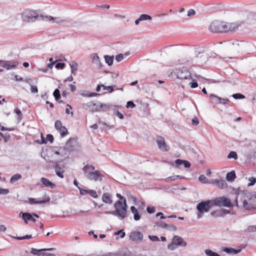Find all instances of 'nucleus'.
Here are the masks:
<instances>
[{
    "instance_id": "obj_21",
    "label": "nucleus",
    "mask_w": 256,
    "mask_h": 256,
    "mask_svg": "<svg viewBox=\"0 0 256 256\" xmlns=\"http://www.w3.org/2000/svg\"><path fill=\"white\" fill-rule=\"evenodd\" d=\"M92 62L93 64H95L98 68H101L102 67V64L100 62V58L96 54H94L92 55Z\"/></svg>"
},
{
    "instance_id": "obj_29",
    "label": "nucleus",
    "mask_w": 256,
    "mask_h": 256,
    "mask_svg": "<svg viewBox=\"0 0 256 256\" xmlns=\"http://www.w3.org/2000/svg\"><path fill=\"white\" fill-rule=\"evenodd\" d=\"M70 66L71 68V72L74 74L78 71V64L74 61H72L70 63Z\"/></svg>"
},
{
    "instance_id": "obj_18",
    "label": "nucleus",
    "mask_w": 256,
    "mask_h": 256,
    "mask_svg": "<svg viewBox=\"0 0 256 256\" xmlns=\"http://www.w3.org/2000/svg\"><path fill=\"white\" fill-rule=\"evenodd\" d=\"M102 200L104 203L109 204H112L113 202L112 195L108 192L103 194Z\"/></svg>"
},
{
    "instance_id": "obj_19",
    "label": "nucleus",
    "mask_w": 256,
    "mask_h": 256,
    "mask_svg": "<svg viewBox=\"0 0 256 256\" xmlns=\"http://www.w3.org/2000/svg\"><path fill=\"white\" fill-rule=\"evenodd\" d=\"M130 237V239L133 241L142 240L143 238V234L140 232H131Z\"/></svg>"
},
{
    "instance_id": "obj_3",
    "label": "nucleus",
    "mask_w": 256,
    "mask_h": 256,
    "mask_svg": "<svg viewBox=\"0 0 256 256\" xmlns=\"http://www.w3.org/2000/svg\"><path fill=\"white\" fill-rule=\"evenodd\" d=\"M44 14H39L36 11L26 10L22 14V18L24 22H32L36 20H43Z\"/></svg>"
},
{
    "instance_id": "obj_56",
    "label": "nucleus",
    "mask_w": 256,
    "mask_h": 256,
    "mask_svg": "<svg viewBox=\"0 0 256 256\" xmlns=\"http://www.w3.org/2000/svg\"><path fill=\"white\" fill-rule=\"evenodd\" d=\"M190 84V88H194L198 86V84L197 82L194 80H192V82Z\"/></svg>"
},
{
    "instance_id": "obj_28",
    "label": "nucleus",
    "mask_w": 256,
    "mask_h": 256,
    "mask_svg": "<svg viewBox=\"0 0 256 256\" xmlns=\"http://www.w3.org/2000/svg\"><path fill=\"white\" fill-rule=\"evenodd\" d=\"M22 178V176L21 174H16L13 175L10 179V184H13L18 180H20Z\"/></svg>"
},
{
    "instance_id": "obj_38",
    "label": "nucleus",
    "mask_w": 256,
    "mask_h": 256,
    "mask_svg": "<svg viewBox=\"0 0 256 256\" xmlns=\"http://www.w3.org/2000/svg\"><path fill=\"white\" fill-rule=\"evenodd\" d=\"M198 180L199 181L204 184H207L208 182V178L204 175L200 176L198 177Z\"/></svg>"
},
{
    "instance_id": "obj_59",
    "label": "nucleus",
    "mask_w": 256,
    "mask_h": 256,
    "mask_svg": "<svg viewBox=\"0 0 256 256\" xmlns=\"http://www.w3.org/2000/svg\"><path fill=\"white\" fill-rule=\"evenodd\" d=\"M117 198H118V200L117 201H120V202H124V200H126L120 194H116Z\"/></svg>"
},
{
    "instance_id": "obj_41",
    "label": "nucleus",
    "mask_w": 256,
    "mask_h": 256,
    "mask_svg": "<svg viewBox=\"0 0 256 256\" xmlns=\"http://www.w3.org/2000/svg\"><path fill=\"white\" fill-rule=\"evenodd\" d=\"M232 96L234 98V99H236V100H238V99H242V98H245V96H244L243 94H233Z\"/></svg>"
},
{
    "instance_id": "obj_2",
    "label": "nucleus",
    "mask_w": 256,
    "mask_h": 256,
    "mask_svg": "<svg viewBox=\"0 0 256 256\" xmlns=\"http://www.w3.org/2000/svg\"><path fill=\"white\" fill-rule=\"evenodd\" d=\"M85 176L90 180L98 181L102 180L104 175L100 171L96 170L95 167L92 165H86L83 168Z\"/></svg>"
},
{
    "instance_id": "obj_34",
    "label": "nucleus",
    "mask_w": 256,
    "mask_h": 256,
    "mask_svg": "<svg viewBox=\"0 0 256 256\" xmlns=\"http://www.w3.org/2000/svg\"><path fill=\"white\" fill-rule=\"evenodd\" d=\"M100 108L102 112H106L110 109V106L108 104L100 103Z\"/></svg>"
},
{
    "instance_id": "obj_7",
    "label": "nucleus",
    "mask_w": 256,
    "mask_h": 256,
    "mask_svg": "<svg viewBox=\"0 0 256 256\" xmlns=\"http://www.w3.org/2000/svg\"><path fill=\"white\" fill-rule=\"evenodd\" d=\"M243 24L244 22L240 20L231 22H223L224 32L227 33L235 32L240 27H241Z\"/></svg>"
},
{
    "instance_id": "obj_17",
    "label": "nucleus",
    "mask_w": 256,
    "mask_h": 256,
    "mask_svg": "<svg viewBox=\"0 0 256 256\" xmlns=\"http://www.w3.org/2000/svg\"><path fill=\"white\" fill-rule=\"evenodd\" d=\"M22 218L26 224H28V220H32L33 222H36V220L33 218L32 214L29 212H21Z\"/></svg>"
},
{
    "instance_id": "obj_15",
    "label": "nucleus",
    "mask_w": 256,
    "mask_h": 256,
    "mask_svg": "<svg viewBox=\"0 0 256 256\" xmlns=\"http://www.w3.org/2000/svg\"><path fill=\"white\" fill-rule=\"evenodd\" d=\"M172 241L177 246H187L186 242L184 241L182 238L178 236H174L173 237Z\"/></svg>"
},
{
    "instance_id": "obj_63",
    "label": "nucleus",
    "mask_w": 256,
    "mask_h": 256,
    "mask_svg": "<svg viewBox=\"0 0 256 256\" xmlns=\"http://www.w3.org/2000/svg\"><path fill=\"white\" fill-rule=\"evenodd\" d=\"M146 210H147L148 213H149V214H152L155 211V208L154 207L148 206L146 208Z\"/></svg>"
},
{
    "instance_id": "obj_55",
    "label": "nucleus",
    "mask_w": 256,
    "mask_h": 256,
    "mask_svg": "<svg viewBox=\"0 0 256 256\" xmlns=\"http://www.w3.org/2000/svg\"><path fill=\"white\" fill-rule=\"evenodd\" d=\"M123 59H124V56L122 54H118L116 57V60L118 62H120L122 61Z\"/></svg>"
},
{
    "instance_id": "obj_16",
    "label": "nucleus",
    "mask_w": 256,
    "mask_h": 256,
    "mask_svg": "<svg viewBox=\"0 0 256 256\" xmlns=\"http://www.w3.org/2000/svg\"><path fill=\"white\" fill-rule=\"evenodd\" d=\"M54 248H42L41 250H37L34 248H32L31 250V253L34 255H37L38 256H45L46 253L42 252V251H52L54 250Z\"/></svg>"
},
{
    "instance_id": "obj_39",
    "label": "nucleus",
    "mask_w": 256,
    "mask_h": 256,
    "mask_svg": "<svg viewBox=\"0 0 256 256\" xmlns=\"http://www.w3.org/2000/svg\"><path fill=\"white\" fill-rule=\"evenodd\" d=\"M166 224L164 222L162 221H158L156 222V226L158 227L161 228H162L165 229L166 226Z\"/></svg>"
},
{
    "instance_id": "obj_14",
    "label": "nucleus",
    "mask_w": 256,
    "mask_h": 256,
    "mask_svg": "<svg viewBox=\"0 0 256 256\" xmlns=\"http://www.w3.org/2000/svg\"><path fill=\"white\" fill-rule=\"evenodd\" d=\"M156 142L158 148L162 151L166 152L168 150V147L165 142L164 138L158 136L156 138Z\"/></svg>"
},
{
    "instance_id": "obj_60",
    "label": "nucleus",
    "mask_w": 256,
    "mask_h": 256,
    "mask_svg": "<svg viewBox=\"0 0 256 256\" xmlns=\"http://www.w3.org/2000/svg\"><path fill=\"white\" fill-rule=\"evenodd\" d=\"M176 246L172 241V242L168 246V248L170 250H174L176 248Z\"/></svg>"
},
{
    "instance_id": "obj_49",
    "label": "nucleus",
    "mask_w": 256,
    "mask_h": 256,
    "mask_svg": "<svg viewBox=\"0 0 256 256\" xmlns=\"http://www.w3.org/2000/svg\"><path fill=\"white\" fill-rule=\"evenodd\" d=\"M102 109H100V102L98 103V104H96V106H95L94 107H93V110H92V112H102Z\"/></svg>"
},
{
    "instance_id": "obj_42",
    "label": "nucleus",
    "mask_w": 256,
    "mask_h": 256,
    "mask_svg": "<svg viewBox=\"0 0 256 256\" xmlns=\"http://www.w3.org/2000/svg\"><path fill=\"white\" fill-rule=\"evenodd\" d=\"M78 189L80 190V193L82 196H84L88 194V190L83 189L80 187H78Z\"/></svg>"
},
{
    "instance_id": "obj_58",
    "label": "nucleus",
    "mask_w": 256,
    "mask_h": 256,
    "mask_svg": "<svg viewBox=\"0 0 256 256\" xmlns=\"http://www.w3.org/2000/svg\"><path fill=\"white\" fill-rule=\"evenodd\" d=\"M103 89L104 90H110V92H112L114 90L112 86H105L104 85Z\"/></svg>"
},
{
    "instance_id": "obj_43",
    "label": "nucleus",
    "mask_w": 256,
    "mask_h": 256,
    "mask_svg": "<svg viewBox=\"0 0 256 256\" xmlns=\"http://www.w3.org/2000/svg\"><path fill=\"white\" fill-rule=\"evenodd\" d=\"M210 99L212 100L215 103H216V104L218 103V98H220V97H218L214 94H211L210 96Z\"/></svg>"
},
{
    "instance_id": "obj_45",
    "label": "nucleus",
    "mask_w": 256,
    "mask_h": 256,
    "mask_svg": "<svg viewBox=\"0 0 256 256\" xmlns=\"http://www.w3.org/2000/svg\"><path fill=\"white\" fill-rule=\"evenodd\" d=\"M250 182L248 184V186H252L256 183V178L250 177L248 179Z\"/></svg>"
},
{
    "instance_id": "obj_30",
    "label": "nucleus",
    "mask_w": 256,
    "mask_h": 256,
    "mask_svg": "<svg viewBox=\"0 0 256 256\" xmlns=\"http://www.w3.org/2000/svg\"><path fill=\"white\" fill-rule=\"evenodd\" d=\"M104 59L108 65L111 66L113 64L114 61V56H104Z\"/></svg>"
},
{
    "instance_id": "obj_47",
    "label": "nucleus",
    "mask_w": 256,
    "mask_h": 256,
    "mask_svg": "<svg viewBox=\"0 0 256 256\" xmlns=\"http://www.w3.org/2000/svg\"><path fill=\"white\" fill-rule=\"evenodd\" d=\"M14 112L18 114V119L20 120H21L22 118V114L20 110L18 108H16L14 110Z\"/></svg>"
},
{
    "instance_id": "obj_62",
    "label": "nucleus",
    "mask_w": 256,
    "mask_h": 256,
    "mask_svg": "<svg viewBox=\"0 0 256 256\" xmlns=\"http://www.w3.org/2000/svg\"><path fill=\"white\" fill-rule=\"evenodd\" d=\"M192 124L194 126H197L199 124V120L196 117L194 118L192 120Z\"/></svg>"
},
{
    "instance_id": "obj_31",
    "label": "nucleus",
    "mask_w": 256,
    "mask_h": 256,
    "mask_svg": "<svg viewBox=\"0 0 256 256\" xmlns=\"http://www.w3.org/2000/svg\"><path fill=\"white\" fill-rule=\"evenodd\" d=\"M223 211L222 210H217L212 211L210 212L211 216L214 217H220L223 215Z\"/></svg>"
},
{
    "instance_id": "obj_51",
    "label": "nucleus",
    "mask_w": 256,
    "mask_h": 256,
    "mask_svg": "<svg viewBox=\"0 0 256 256\" xmlns=\"http://www.w3.org/2000/svg\"><path fill=\"white\" fill-rule=\"evenodd\" d=\"M64 64L63 62H58L56 64V68L58 69H63L64 67Z\"/></svg>"
},
{
    "instance_id": "obj_5",
    "label": "nucleus",
    "mask_w": 256,
    "mask_h": 256,
    "mask_svg": "<svg viewBox=\"0 0 256 256\" xmlns=\"http://www.w3.org/2000/svg\"><path fill=\"white\" fill-rule=\"evenodd\" d=\"M213 206L214 204L212 200H207L198 203L196 206L198 218H201L202 216V214L204 212H208Z\"/></svg>"
},
{
    "instance_id": "obj_57",
    "label": "nucleus",
    "mask_w": 256,
    "mask_h": 256,
    "mask_svg": "<svg viewBox=\"0 0 256 256\" xmlns=\"http://www.w3.org/2000/svg\"><path fill=\"white\" fill-rule=\"evenodd\" d=\"M9 193L8 189H4L0 188V194H7Z\"/></svg>"
},
{
    "instance_id": "obj_44",
    "label": "nucleus",
    "mask_w": 256,
    "mask_h": 256,
    "mask_svg": "<svg viewBox=\"0 0 256 256\" xmlns=\"http://www.w3.org/2000/svg\"><path fill=\"white\" fill-rule=\"evenodd\" d=\"M114 234H115V235H117V236L120 234L121 238H124L126 235L125 232L124 231V230H119L117 231Z\"/></svg>"
},
{
    "instance_id": "obj_27",
    "label": "nucleus",
    "mask_w": 256,
    "mask_h": 256,
    "mask_svg": "<svg viewBox=\"0 0 256 256\" xmlns=\"http://www.w3.org/2000/svg\"><path fill=\"white\" fill-rule=\"evenodd\" d=\"M236 178L234 171L228 172L226 175V179L228 182H233Z\"/></svg>"
},
{
    "instance_id": "obj_6",
    "label": "nucleus",
    "mask_w": 256,
    "mask_h": 256,
    "mask_svg": "<svg viewBox=\"0 0 256 256\" xmlns=\"http://www.w3.org/2000/svg\"><path fill=\"white\" fill-rule=\"evenodd\" d=\"M172 76L180 80H192V76L190 72L186 68L176 69L172 72Z\"/></svg>"
},
{
    "instance_id": "obj_12",
    "label": "nucleus",
    "mask_w": 256,
    "mask_h": 256,
    "mask_svg": "<svg viewBox=\"0 0 256 256\" xmlns=\"http://www.w3.org/2000/svg\"><path fill=\"white\" fill-rule=\"evenodd\" d=\"M54 127L56 129L60 132L62 137L65 136L68 134L67 128L63 126L62 122L60 120H56L54 123Z\"/></svg>"
},
{
    "instance_id": "obj_20",
    "label": "nucleus",
    "mask_w": 256,
    "mask_h": 256,
    "mask_svg": "<svg viewBox=\"0 0 256 256\" xmlns=\"http://www.w3.org/2000/svg\"><path fill=\"white\" fill-rule=\"evenodd\" d=\"M212 183L216 184L220 188L223 189L227 187V183L222 179H216L212 180Z\"/></svg>"
},
{
    "instance_id": "obj_36",
    "label": "nucleus",
    "mask_w": 256,
    "mask_h": 256,
    "mask_svg": "<svg viewBox=\"0 0 256 256\" xmlns=\"http://www.w3.org/2000/svg\"><path fill=\"white\" fill-rule=\"evenodd\" d=\"M228 158H234V160L238 159V155L235 152L231 151L228 156Z\"/></svg>"
},
{
    "instance_id": "obj_40",
    "label": "nucleus",
    "mask_w": 256,
    "mask_h": 256,
    "mask_svg": "<svg viewBox=\"0 0 256 256\" xmlns=\"http://www.w3.org/2000/svg\"><path fill=\"white\" fill-rule=\"evenodd\" d=\"M165 229L167 230H170V231H176L177 230L176 227V226H174V225L168 224H166V228Z\"/></svg>"
},
{
    "instance_id": "obj_52",
    "label": "nucleus",
    "mask_w": 256,
    "mask_h": 256,
    "mask_svg": "<svg viewBox=\"0 0 256 256\" xmlns=\"http://www.w3.org/2000/svg\"><path fill=\"white\" fill-rule=\"evenodd\" d=\"M148 238L153 242H158L159 241V238L156 236H148Z\"/></svg>"
},
{
    "instance_id": "obj_26",
    "label": "nucleus",
    "mask_w": 256,
    "mask_h": 256,
    "mask_svg": "<svg viewBox=\"0 0 256 256\" xmlns=\"http://www.w3.org/2000/svg\"><path fill=\"white\" fill-rule=\"evenodd\" d=\"M130 210L132 213L134 214V218L135 220H138L140 218V215L139 214L138 210L134 206L130 207Z\"/></svg>"
},
{
    "instance_id": "obj_24",
    "label": "nucleus",
    "mask_w": 256,
    "mask_h": 256,
    "mask_svg": "<svg viewBox=\"0 0 256 256\" xmlns=\"http://www.w3.org/2000/svg\"><path fill=\"white\" fill-rule=\"evenodd\" d=\"M50 200V198L48 196H46L44 200L36 201L34 198H30L29 199V202L33 204H43L48 202Z\"/></svg>"
},
{
    "instance_id": "obj_48",
    "label": "nucleus",
    "mask_w": 256,
    "mask_h": 256,
    "mask_svg": "<svg viewBox=\"0 0 256 256\" xmlns=\"http://www.w3.org/2000/svg\"><path fill=\"white\" fill-rule=\"evenodd\" d=\"M72 108V106L70 104H68L66 105V114H70L72 116H73L74 115L73 112L70 111V109L71 110Z\"/></svg>"
},
{
    "instance_id": "obj_23",
    "label": "nucleus",
    "mask_w": 256,
    "mask_h": 256,
    "mask_svg": "<svg viewBox=\"0 0 256 256\" xmlns=\"http://www.w3.org/2000/svg\"><path fill=\"white\" fill-rule=\"evenodd\" d=\"M222 250L227 254L234 255L240 252L242 250V248H238L237 249H234L230 248H224Z\"/></svg>"
},
{
    "instance_id": "obj_50",
    "label": "nucleus",
    "mask_w": 256,
    "mask_h": 256,
    "mask_svg": "<svg viewBox=\"0 0 256 256\" xmlns=\"http://www.w3.org/2000/svg\"><path fill=\"white\" fill-rule=\"evenodd\" d=\"M31 238H32V235H26L24 236H18L16 238V239H18V240H26V239H30Z\"/></svg>"
},
{
    "instance_id": "obj_33",
    "label": "nucleus",
    "mask_w": 256,
    "mask_h": 256,
    "mask_svg": "<svg viewBox=\"0 0 256 256\" xmlns=\"http://www.w3.org/2000/svg\"><path fill=\"white\" fill-rule=\"evenodd\" d=\"M141 21H144L146 20H152V18L150 16L147 14H142L139 17Z\"/></svg>"
},
{
    "instance_id": "obj_35",
    "label": "nucleus",
    "mask_w": 256,
    "mask_h": 256,
    "mask_svg": "<svg viewBox=\"0 0 256 256\" xmlns=\"http://www.w3.org/2000/svg\"><path fill=\"white\" fill-rule=\"evenodd\" d=\"M53 95L56 100H58L60 98V94L59 90L56 88L54 92Z\"/></svg>"
},
{
    "instance_id": "obj_9",
    "label": "nucleus",
    "mask_w": 256,
    "mask_h": 256,
    "mask_svg": "<svg viewBox=\"0 0 256 256\" xmlns=\"http://www.w3.org/2000/svg\"><path fill=\"white\" fill-rule=\"evenodd\" d=\"M209 30L212 32H224L223 22L214 21L210 25Z\"/></svg>"
},
{
    "instance_id": "obj_22",
    "label": "nucleus",
    "mask_w": 256,
    "mask_h": 256,
    "mask_svg": "<svg viewBox=\"0 0 256 256\" xmlns=\"http://www.w3.org/2000/svg\"><path fill=\"white\" fill-rule=\"evenodd\" d=\"M96 106V104L93 102H90L87 103H84L82 104L81 107L82 109L85 110H90L92 112L93 107Z\"/></svg>"
},
{
    "instance_id": "obj_8",
    "label": "nucleus",
    "mask_w": 256,
    "mask_h": 256,
    "mask_svg": "<svg viewBox=\"0 0 256 256\" xmlns=\"http://www.w3.org/2000/svg\"><path fill=\"white\" fill-rule=\"evenodd\" d=\"M212 200L213 204L218 206H225L232 208L233 205L231 203L230 200L226 197H218Z\"/></svg>"
},
{
    "instance_id": "obj_25",
    "label": "nucleus",
    "mask_w": 256,
    "mask_h": 256,
    "mask_svg": "<svg viewBox=\"0 0 256 256\" xmlns=\"http://www.w3.org/2000/svg\"><path fill=\"white\" fill-rule=\"evenodd\" d=\"M41 182L44 186L46 187L50 188H55L56 185L52 182H51L49 180L45 178H42L41 179Z\"/></svg>"
},
{
    "instance_id": "obj_10",
    "label": "nucleus",
    "mask_w": 256,
    "mask_h": 256,
    "mask_svg": "<svg viewBox=\"0 0 256 256\" xmlns=\"http://www.w3.org/2000/svg\"><path fill=\"white\" fill-rule=\"evenodd\" d=\"M44 21L50 22L52 23L57 24H62L66 22L67 19L61 16L52 17L50 16L44 15Z\"/></svg>"
},
{
    "instance_id": "obj_37",
    "label": "nucleus",
    "mask_w": 256,
    "mask_h": 256,
    "mask_svg": "<svg viewBox=\"0 0 256 256\" xmlns=\"http://www.w3.org/2000/svg\"><path fill=\"white\" fill-rule=\"evenodd\" d=\"M88 194H90L92 198H98L97 192L94 190H88Z\"/></svg>"
},
{
    "instance_id": "obj_11",
    "label": "nucleus",
    "mask_w": 256,
    "mask_h": 256,
    "mask_svg": "<svg viewBox=\"0 0 256 256\" xmlns=\"http://www.w3.org/2000/svg\"><path fill=\"white\" fill-rule=\"evenodd\" d=\"M44 159L47 162H52L54 164V168L55 169L56 174L60 178H64V170L59 166V163L60 162L57 160H52L49 158L46 159L44 158Z\"/></svg>"
},
{
    "instance_id": "obj_13",
    "label": "nucleus",
    "mask_w": 256,
    "mask_h": 256,
    "mask_svg": "<svg viewBox=\"0 0 256 256\" xmlns=\"http://www.w3.org/2000/svg\"><path fill=\"white\" fill-rule=\"evenodd\" d=\"M0 64L2 67L5 68L7 70L14 69L18 65V62L16 61L10 62L0 60Z\"/></svg>"
},
{
    "instance_id": "obj_1",
    "label": "nucleus",
    "mask_w": 256,
    "mask_h": 256,
    "mask_svg": "<svg viewBox=\"0 0 256 256\" xmlns=\"http://www.w3.org/2000/svg\"><path fill=\"white\" fill-rule=\"evenodd\" d=\"M256 194L245 193L238 194L235 200L236 206L238 207V198L242 202V208L246 210L256 209Z\"/></svg>"
},
{
    "instance_id": "obj_54",
    "label": "nucleus",
    "mask_w": 256,
    "mask_h": 256,
    "mask_svg": "<svg viewBox=\"0 0 256 256\" xmlns=\"http://www.w3.org/2000/svg\"><path fill=\"white\" fill-rule=\"evenodd\" d=\"M218 104H226L227 102L228 101V98H223L220 97V98H218Z\"/></svg>"
},
{
    "instance_id": "obj_4",
    "label": "nucleus",
    "mask_w": 256,
    "mask_h": 256,
    "mask_svg": "<svg viewBox=\"0 0 256 256\" xmlns=\"http://www.w3.org/2000/svg\"><path fill=\"white\" fill-rule=\"evenodd\" d=\"M114 206L115 208L114 216H118L120 220L124 219L126 216L128 208L126 200H124L123 202L116 201Z\"/></svg>"
},
{
    "instance_id": "obj_53",
    "label": "nucleus",
    "mask_w": 256,
    "mask_h": 256,
    "mask_svg": "<svg viewBox=\"0 0 256 256\" xmlns=\"http://www.w3.org/2000/svg\"><path fill=\"white\" fill-rule=\"evenodd\" d=\"M46 140L50 142V143H52L54 141V136L52 134H48L46 135Z\"/></svg>"
},
{
    "instance_id": "obj_61",
    "label": "nucleus",
    "mask_w": 256,
    "mask_h": 256,
    "mask_svg": "<svg viewBox=\"0 0 256 256\" xmlns=\"http://www.w3.org/2000/svg\"><path fill=\"white\" fill-rule=\"evenodd\" d=\"M184 160H180V159H177L175 161V164H176V167L178 168V166L182 164L184 162Z\"/></svg>"
},
{
    "instance_id": "obj_32",
    "label": "nucleus",
    "mask_w": 256,
    "mask_h": 256,
    "mask_svg": "<svg viewBox=\"0 0 256 256\" xmlns=\"http://www.w3.org/2000/svg\"><path fill=\"white\" fill-rule=\"evenodd\" d=\"M205 254L207 256H220L219 254L209 249L205 250Z\"/></svg>"
},
{
    "instance_id": "obj_64",
    "label": "nucleus",
    "mask_w": 256,
    "mask_h": 256,
    "mask_svg": "<svg viewBox=\"0 0 256 256\" xmlns=\"http://www.w3.org/2000/svg\"><path fill=\"white\" fill-rule=\"evenodd\" d=\"M195 14H196L195 11L193 9H190L188 12L187 16H194Z\"/></svg>"
},
{
    "instance_id": "obj_46",
    "label": "nucleus",
    "mask_w": 256,
    "mask_h": 256,
    "mask_svg": "<svg viewBox=\"0 0 256 256\" xmlns=\"http://www.w3.org/2000/svg\"><path fill=\"white\" fill-rule=\"evenodd\" d=\"M136 104L132 101H128L126 103V107L127 108H134L136 107Z\"/></svg>"
}]
</instances>
